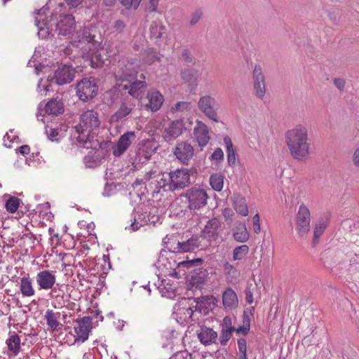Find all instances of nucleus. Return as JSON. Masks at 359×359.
Masks as SVG:
<instances>
[{
    "label": "nucleus",
    "instance_id": "obj_35",
    "mask_svg": "<svg viewBox=\"0 0 359 359\" xmlns=\"http://www.w3.org/2000/svg\"><path fill=\"white\" fill-rule=\"evenodd\" d=\"M329 221L327 219H320L316 224L313 230V245H316L318 242V239L320 236L323 233L325 229L328 226Z\"/></svg>",
    "mask_w": 359,
    "mask_h": 359
},
{
    "label": "nucleus",
    "instance_id": "obj_32",
    "mask_svg": "<svg viewBox=\"0 0 359 359\" xmlns=\"http://www.w3.org/2000/svg\"><path fill=\"white\" fill-rule=\"evenodd\" d=\"M233 205L235 210L241 215L245 217L248 215V208L246 200L242 196L237 194L233 195Z\"/></svg>",
    "mask_w": 359,
    "mask_h": 359
},
{
    "label": "nucleus",
    "instance_id": "obj_1",
    "mask_svg": "<svg viewBox=\"0 0 359 359\" xmlns=\"http://www.w3.org/2000/svg\"><path fill=\"white\" fill-rule=\"evenodd\" d=\"M285 142L293 159L305 162L311 155V144L309 132L306 126L297 125L285 133Z\"/></svg>",
    "mask_w": 359,
    "mask_h": 359
},
{
    "label": "nucleus",
    "instance_id": "obj_43",
    "mask_svg": "<svg viewBox=\"0 0 359 359\" xmlns=\"http://www.w3.org/2000/svg\"><path fill=\"white\" fill-rule=\"evenodd\" d=\"M166 132L171 138H176L182 133V125L180 123H172Z\"/></svg>",
    "mask_w": 359,
    "mask_h": 359
},
{
    "label": "nucleus",
    "instance_id": "obj_30",
    "mask_svg": "<svg viewBox=\"0 0 359 359\" xmlns=\"http://www.w3.org/2000/svg\"><path fill=\"white\" fill-rule=\"evenodd\" d=\"M129 84L122 86L123 90H128V94L133 97L138 98L145 87V82L142 81H132Z\"/></svg>",
    "mask_w": 359,
    "mask_h": 359
},
{
    "label": "nucleus",
    "instance_id": "obj_20",
    "mask_svg": "<svg viewBox=\"0 0 359 359\" xmlns=\"http://www.w3.org/2000/svg\"><path fill=\"white\" fill-rule=\"evenodd\" d=\"M220 226V222L217 219H210L202 231L203 237L210 241H216L219 236Z\"/></svg>",
    "mask_w": 359,
    "mask_h": 359
},
{
    "label": "nucleus",
    "instance_id": "obj_40",
    "mask_svg": "<svg viewBox=\"0 0 359 359\" xmlns=\"http://www.w3.org/2000/svg\"><path fill=\"white\" fill-rule=\"evenodd\" d=\"M249 252V247L247 245H242L235 248L233 252V260H241L245 258Z\"/></svg>",
    "mask_w": 359,
    "mask_h": 359
},
{
    "label": "nucleus",
    "instance_id": "obj_54",
    "mask_svg": "<svg viewBox=\"0 0 359 359\" xmlns=\"http://www.w3.org/2000/svg\"><path fill=\"white\" fill-rule=\"evenodd\" d=\"M15 152L26 157L30 153V147L27 144L22 145L15 149Z\"/></svg>",
    "mask_w": 359,
    "mask_h": 359
},
{
    "label": "nucleus",
    "instance_id": "obj_21",
    "mask_svg": "<svg viewBox=\"0 0 359 359\" xmlns=\"http://www.w3.org/2000/svg\"><path fill=\"white\" fill-rule=\"evenodd\" d=\"M159 262L161 264L162 266L166 268L165 272L168 273V276L176 278H180V277L178 275V273L176 272L175 271L177 267H180L181 266H187L191 265L192 264V262L191 261H182L177 263L172 258L164 259L163 257H162L159 260Z\"/></svg>",
    "mask_w": 359,
    "mask_h": 359
},
{
    "label": "nucleus",
    "instance_id": "obj_14",
    "mask_svg": "<svg viewBox=\"0 0 359 359\" xmlns=\"http://www.w3.org/2000/svg\"><path fill=\"white\" fill-rule=\"evenodd\" d=\"M58 114H38L37 119L46 125V134L51 141H59L61 135L57 129L53 128V121L57 118Z\"/></svg>",
    "mask_w": 359,
    "mask_h": 359
},
{
    "label": "nucleus",
    "instance_id": "obj_8",
    "mask_svg": "<svg viewBox=\"0 0 359 359\" xmlns=\"http://www.w3.org/2000/svg\"><path fill=\"white\" fill-rule=\"evenodd\" d=\"M137 71L133 62L123 60L118 61L114 74L117 80L130 83L136 79Z\"/></svg>",
    "mask_w": 359,
    "mask_h": 359
},
{
    "label": "nucleus",
    "instance_id": "obj_57",
    "mask_svg": "<svg viewBox=\"0 0 359 359\" xmlns=\"http://www.w3.org/2000/svg\"><path fill=\"white\" fill-rule=\"evenodd\" d=\"M222 326L223 329H230L231 330H235V327L232 326L231 318L229 316L224 318Z\"/></svg>",
    "mask_w": 359,
    "mask_h": 359
},
{
    "label": "nucleus",
    "instance_id": "obj_37",
    "mask_svg": "<svg viewBox=\"0 0 359 359\" xmlns=\"http://www.w3.org/2000/svg\"><path fill=\"white\" fill-rule=\"evenodd\" d=\"M210 184L215 191H222L224 187V176L220 173L211 175L210 177Z\"/></svg>",
    "mask_w": 359,
    "mask_h": 359
},
{
    "label": "nucleus",
    "instance_id": "obj_59",
    "mask_svg": "<svg viewBox=\"0 0 359 359\" xmlns=\"http://www.w3.org/2000/svg\"><path fill=\"white\" fill-rule=\"evenodd\" d=\"M65 1L70 8H75L81 5L83 0H65Z\"/></svg>",
    "mask_w": 359,
    "mask_h": 359
},
{
    "label": "nucleus",
    "instance_id": "obj_16",
    "mask_svg": "<svg viewBox=\"0 0 359 359\" xmlns=\"http://www.w3.org/2000/svg\"><path fill=\"white\" fill-rule=\"evenodd\" d=\"M254 92L257 97L262 100L266 94L265 76L260 65H257L252 72Z\"/></svg>",
    "mask_w": 359,
    "mask_h": 359
},
{
    "label": "nucleus",
    "instance_id": "obj_48",
    "mask_svg": "<svg viewBox=\"0 0 359 359\" xmlns=\"http://www.w3.org/2000/svg\"><path fill=\"white\" fill-rule=\"evenodd\" d=\"M203 15V12L201 8H198L195 10L191 15L189 25L190 26L196 25L199 20L201 19Z\"/></svg>",
    "mask_w": 359,
    "mask_h": 359
},
{
    "label": "nucleus",
    "instance_id": "obj_47",
    "mask_svg": "<svg viewBox=\"0 0 359 359\" xmlns=\"http://www.w3.org/2000/svg\"><path fill=\"white\" fill-rule=\"evenodd\" d=\"M235 330L230 329H223L219 337V341L222 345H226L232 337V333Z\"/></svg>",
    "mask_w": 359,
    "mask_h": 359
},
{
    "label": "nucleus",
    "instance_id": "obj_2",
    "mask_svg": "<svg viewBox=\"0 0 359 359\" xmlns=\"http://www.w3.org/2000/svg\"><path fill=\"white\" fill-rule=\"evenodd\" d=\"M48 10V8L43 7L36 12L37 16L35 20V25L38 28V36L42 39L53 36L52 34L55 25L53 22L58 19L57 11L52 12L48 15L47 11Z\"/></svg>",
    "mask_w": 359,
    "mask_h": 359
},
{
    "label": "nucleus",
    "instance_id": "obj_3",
    "mask_svg": "<svg viewBox=\"0 0 359 359\" xmlns=\"http://www.w3.org/2000/svg\"><path fill=\"white\" fill-rule=\"evenodd\" d=\"M182 196L186 198L187 209L193 212H196L205 207L209 198L207 191L199 187H193L187 189Z\"/></svg>",
    "mask_w": 359,
    "mask_h": 359
},
{
    "label": "nucleus",
    "instance_id": "obj_4",
    "mask_svg": "<svg viewBox=\"0 0 359 359\" xmlns=\"http://www.w3.org/2000/svg\"><path fill=\"white\" fill-rule=\"evenodd\" d=\"M76 95L83 102L94 98L98 92L97 79L93 76L84 77L76 84Z\"/></svg>",
    "mask_w": 359,
    "mask_h": 359
},
{
    "label": "nucleus",
    "instance_id": "obj_19",
    "mask_svg": "<svg viewBox=\"0 0 359 359\" xmlns=\"http://www.w3.org/2000/svg\"><path fill=\"white\" fill-rule=\"evenodd\" d=\"M136 135L135 132H127L122 135L116 144L113 148V154L115 156H121L130 147L131 143L135 140Z\"/></svg>",
    "mask_w": 359,
    "mask_h": 359
},
{
    "label": "nucleus",
    "instance_id": "obj_52",
    "mask_svg": "<svg viewBox=\"0 0 359 359\" xmlns=\"http://www.w3.org/2000/svg\"><path fill=\"white\" fill-rule=\"evenodd\" d=\"M126 27V23L121 20H117L112 26L114 32L121 33Z\"/></svg>",
    "mask_w": 359,
    "mask_h": 359
},
{
    "label": "nucleus",
    "instance_id": "obj_12",
    "mask_svg": "<svg viewBox=\"0 0 359 359\" xmlns=\"http://www.w3.org/2000/svg\"><path fill=\"white\" fill-rule=\"evenodd\" d=\"M173 154L181 163L188 165L194 156V149L187 142H180L176 144Z\"/></svg>",
    "mask_w": 359,
    "mask_h": 359
},
{
    "label": "nucleus",
    "instance_id": "obj_62",
    "mask_svg": "<svg viewBox=\"0 0 359 359\" xmlns=\"http://www.w3.org/2000/svg\"><path fill=\"white\" fill-rule=\"evenodd\" d=\"M250 327L248 326H239L237 329L235 328V331L237 333H243L244 334H246L249 331Z\"/></svg>",
    "mask_w": 359,
    "mask_h": 359
},
{
    "label": "nucleus",
    "instance_id": "obj_11",
    "mask_svg": "<svg viewBox=\"0 0 359 359\" xmlns=\"http://www.w3.org/2000/svg\"><path fill=\"white\" fill-rule=\"evenodd\" d=\"M95 37L89 28L83 27L76 32L72 44L80 49L82 55L85 48H90V44L99 41Z\"/></svg>",
    "mask_w": 359,
    "mask_h": 359
},
{
    "label": "nucleus",
    "instance_id": "obj_61",
    "mask_svg": "<svg viewBox=\"0 0 359 359\" xmlns=\"http://www.w3.org/2000/svg\"><path fill=\"white\" fill-rule=\"evenodd\" d=\"M353 162L356 167H359V146L355 149L353 152Z\"/></svg>",
    "mask_w": 359,
    "mask_h": 359
},
{
    "label": "nucleus",
    "instance_id": "obj_42",
    "mask_svg": "<svg viewBox=\"0 0 359 359\" xmlns=\"http://www.w3.org/2000/svg\"><path fill=\"white\" fill-rule=\"evenodd\" d=\"M158 0H149L146 6L147 18H154V13L157 12Z\"/></svg>",
    "mask_w": 359,
    "mask_h": 359
},
{
    "label": "nucleus",
    "instance_id": "obj_5",
    "mask_svg": "<svg viewBox=\"0 0 359 359\" xmlns=\"http://www.w3.org/2000/svg\"><path fill=\"white\" fill-rule=\"evenodd\" d=\"M89 46L90 48L83 50L82 57L86 61H88L91 67H100L107 59V55L102 46V42L99 41Z\"/></svg>",
    "mask_w": 359,
    "mask_h": 359
},
{
    "label": "nucleus",
    "instance_id": "obj_9",
    "mask_svg": "<svg viewBox=\"0 0 359 359\" xmlns=\"http://www.w3.org/2000/svg\"><path fill=\"white\" fill-rule=\"evenodd\" d=\"M75 69L69 65L60 64L55 69L54 76L50 81L59 86L70 83L75 76Z\"/></svg>",
    "mask_w": 359,
    "mask_h": 359
},
{
    "label": "nucleus",
    "instance_id": "obj_50",
    "mask_svg": "<svg viewBox=\"0 0 359 359\" xmlns=\"http://www.w3.org/2000/svg\"><path fill=\"white\" fill-rule=\"evenodd\" d=\"M238 347L241 353L240 357L247 358V343L245 339H239L238 340Z\"/></svg>",
    "mask_w": 359,
    "mask_h": 359
},
{
    "label": "nucleus",
    "instance_id": "obj_6",
    "mask_svg": "<svg viewBox=\"0 0 359 359\" xmlns=\"http://www.w3.org/2000/svg\"><path fill=\"white\" fill-rule=\"evenodd\" d=\"M311 212L307 205L302 203L299 206L296 215V231L299 236H304L311 229Z\"/></svg>",
    "mask_w": 359,
    "mask_h": 359
},
{
    "label": "nucleus",
    "instance_id": "obj_13",
    "mask_svg": "<svg viewBox=\"0 0 359 359\" xmlns=\"http://www.w3.org/2000/svg\"><path fill=\"white\" fill-rule=\"evenodd\" d=\"M80 118L83 124L80 123L74 127L79 134L83 133L84 131L90 133L91 130L100 127V121L97 114H81Z\"/></svg>",
    "mask_w": 359,
    "mask_h": 359
},
{
    "label": "nucleus",
    "instance_id": "obj_55",
    "mask_svg": "<svg viewBox=\"0 0 359 359\" xmlns=\"http://www.w3.org/2000/svg\"><path fill=\"white\" fill-rule=\"evenodd\" d=\"M182 57L183 60L189 64H193L194 63V59L192 58L190 51L187 49L183 50L182 52Z\"/></svg>",
    "mask_w": 359,
    "mask_h": 359
},
{
    "label": "nucleus",
    "instance_id": "obj_28",
    "mask_svg": "<svg viewBox=\"0 0 359 359\" xmlns=\"http://www.w3.org/2000/svg\"><path fill=\"white\" fill-rule=\"evenodd\" d=\"M19 289L22 297H29L35 294L33 281L29 274H26L20 278Z\"/></svg>",
    "mask_w": 359,
    "mask_h": 359
},
{
    "label": "nucleus",
    "instance_id": "obj_39",
    "mask_svg": "<svg viewBox=\"0 0 359 359\" xmlns=\"http://www.w3.org/2000/svg\"><path fill=\"white\" fill-rule=\"evenodd\" d=\"M20 205V199L15 197L11 196L5 203V208L7 212L10 213H15L18 209L19 208Z\"/></svg>",
    "mask_w": 359,
    "mask_h": 359
},
{
    "label": "nucleus",
    "instance_id": "obj_10",
    "mask_svg": "<svg viewBox=\"0 0 359 359\" xmlns=\"http://www.w3.org/2000/svg\"><path fill=\"white\" fill-rule=\"evenodd\" d=\"M170 190L184 189L191 183L189 171L187 168L177 169L169 173Z\"/></svg>",
    "mask_w": 359,
    "mask_h": 359
},
{
    "label": "nucleus",
    "instance_id": "obj_18",
    "mask_svg": "<svg viewBox=\"0 0 359 359\" xmlns=\"http://www.w3.org/2000/svg\"><path fill=\"white\" fill-rule=\"evenodd\" d=\"M36 281L40 290H50L56 282L55 272L50 270L39 271L36 276Z\"/></svg>",
    "mask_w": 359,
    "mask_h": 359
},
{
    "label": "nucleus",
    "instance_id": "obj_58",
    "mask_svg": "<svg viewBox=\"0 0 359 359\" xmlns=\"http://www.w3.org/2000/svg\"><path fill=\"white\" fill-rule=\"evenodd\" d=\"M333 83L334 86L340 90L342 91L344 88L346 81L344 79L341 78H335L333 80Z\"/></svg>",
    "mask_w": 359,
    "mask_h": 359
},
{
    "label": "nucleus",
    "instance_id": "obj_53",
    "mask_svg": "<svg viewBox=\"0 0 359 359\" xmlns=\"http://www.w3.org/2000/svg\"><path fill=\"white\" fill-rule=\"evenodd\" d=\"M252 221H253L254 231L255 233L258 234L261 231L260 219H259V214H256L252 217Z\"/></svg>",
    "mask_w": 359,
    "mask_h": 359
},
{
    "label": "nucleus",
    "instance_id": "obj_23",
    "mask_svg": "<svg viewBox=\"0 0 359 359\" xmlns=\"http://www.w3.org/2000/svg\"><path fill=\"white\" fill-rule=\"evenodd\" d=\"M198 105L202 112H216L219 109L217 102L215 99L210 95L201 97Z\"/></svg>",
    "mask_w": 359,
    "mask_h": 359
},
{
    "label": "nucleus",
    "instance_id": "obj_51",
    "mask_svg": "<svg viewBox=\"0 0 359 359\" xmlns=\"http://www.w3.org/2000/svg\"><path fill=\"white\" fill-rule=\"evenodd\" d=\"M159 60L160 58L158 56V53L154 49H149L147 58L146 59V62L149 65H151L155 62V60Z\"/></svg>",
    "mask_w": 359,
    "mask_h": 359
},
{
    "label": "nucleus",
    "instance_id": "obj_36",
    "mask_svg": "<svg viewBox=\"0 0 359 359\" xmlns=\"http://www.w3.org/2000/svg\"><path fill=\"white\" fill-rule=\"evenodd\" d=\"M224 142L226 145L227 153V161L229 165H233L236 163V152L233 148V144L229 137L226 136L224 138Z\"/></svg>",
    "mask_w": 359,
    "mask_h": 359
},
{
    "label": "nucleus",
    "instance_id": "obj_56",
    "mask_svg": "<svg viewBox=\"0 0 359 359\" xmlns=\"http://www.w3.org/2000/svg\"><path fill=\"white\" fill-rule=\"evenodd\" d=\"M224 158L223 151L220 148H217L211 156L212 160L220 161Z\"/></svg>",
    "mask_w": 359,
    "mask_h": 359
},
{
    "label": "nucleus",
    "instance_id": "obj_34",
    "mask_svg": "<svg viewBox=\"0 0 359 359\" xmlns=\"http://www.w3.org/2000/svg\"><path fill=\"white\" fill-rule=\"evenodd\" d=\"M234 239L240 243H245L249 240L250 234L244 223H239L233 232Z\"/></svg>",
    "mask_w": 359,
    "mask_h": 359
},
{
    "label": "nucleus",
    "instance_id": "obj_15",
    "mask_svg": "<svg viewBox=\"0 0 359 359\" xmlns=\"http://www.w3.org/2000/svg\"><path fill=\"white\" fill-rule=\"evenodd\" d=\"M92 318L89 316H85L76 320V325L74 327L76 333L75 341L84 342L88 339L89 333L92 330Z\"/></svg>",
    "mask_w": 359,
    "mask_h": 359
},
{
    "label": "nucleus",
    "instance_id": "obj_26",
    "mask_svg": "<svg viewBox=\"0 0 359 359\" xmlns=\"http://www.w3.org/2000/svg\"><path fill=\"white\" fill-rule=\"evenodd\" d=\"M198 338L203 344L208 346L216 342L217 333L212 328L203 326L198 333Z\"/></svg>",
    "mask_w": 359,
    "mask_h": 359
},
{
    "label": "nucleus",
    "instance_id": "obj_64",
    "mask_svg": "<svg viewBox=\"0 0 359 359\" xmlns=\"http://www.w3.org/2000/svg\"><path fill=\"white\" fill-rule=\"evenodd\" d=\"M116 0H102V3L105 6L112 7L114 6Z\"/></svg>",
    "mask_w": 359,
    "mask_h": 359
},
{
    "label": "nucleus",
    "instance_id": "obj_22",
    "mask_svg": "<svg viewBox=\"0 0 359 359\" xmlns=\"http://www.w3.org/2000/svg\"><path fill=\"white\" fill-rule=\"evenodd\" d=\"M42 108L44 109L45 112H64L65 111L64 104L58 97L51 98L46 104L40 102L38 106V112L41 111Z\"/></svg>",
    "mask_w": 359,
    "mask_h": 359
},
{
    "label": "nucleus",
    "instance_id": "obj_41",
    "mask_svg": "<svg viewBox=\"0 0 359 359\" xmlns=\"http://www.w3.org/2000/svg\"><path fill=\"white\" fill-rule=\"evenodd\" d=\"M196 247V241L194 239H189L186 242H178L177 248L175 249L178 252H189L194 250Z\"/></svg>",
    "mask_w": 359,
    "mask_h": 359
},
{
    "label": "nucleus",
    "instance_id": "obj_29",
    "mask_svg": "<svg viewBox=\"0 0 359 359\" xmlns=\"http://www.w3.org/2000/svg\"><path fill=\"white\" fill-rule=\"evenodd\" d=\"M60 316L59 312H54L50 309L46 311L44 319L46 320L48 327L53 331L58 330L62 327V324L59 321Z\"/></svg>",
    "mask_w": 359,
    "mask_h": 359
},
{
    "label": "nucleus",
    "instance_id": "obj_27",
    "mask_svg": "<svg viewBox=\"0 0 359 359\" xmlns=\"http://www.w3.org/2000/svg\"><path fill=\"white\" fill-rule=\"evenodd\" d=\"M166 28L159 18L152 20L149 26V36L152 40H159L165 32Z\"/></svg>",
    "mask_w": 359,
    "mask_h": 359
},
{
    "label": "nucleus",
    "instance_id": "obj_17",
    "mask_svg": "<svg viewBox=\"0 0 359 359\" xmlns=\"http://www.w3.org/2000/svg\"><path fill=\"white\" fill-rule=\"evenodd\" d=\"M193 138L201 150L208 145L210 140L209 128L201 121H196L193 130Z\"/></svg>",
    "mask_w": 359,
    "mask_h": 359
},
{
    "label": "nucleus",
    "instance_id": "obj_38",
    "mask_svg": "<svg viewBox=\"0 0 359 359\" xmlns=\"http://www.w3.org/2000/svg\"><path fill=\"white\" fill-rule=\"evenodd\" d=\"M9 351H12L15 355L20 352V339L17 334H12L6 341Z\"/></svg>",
    "mask_w": 359,
    "mask_h": 359
},
{
    "label": "nucleus",
    "instance_id": "obj_49",
    "mask_svg": "<svg viewBox=\"0 0 359 359\" xmlns=\"http://www.w3.org/2000/svg\"><path fill=\"white\" fill-rule=\"evenodd\" d=\"M120 4L126 9L133 8L137 9L142 0H118Z\"/></svg>",
    "mask_w": 359,
    "mask_h": 359
},
{
    "label": "nucleus",
    "instance_id": "obj_24",
    "mask_svg": "<svg viewBox=\"0 0 359 359\" xmlns=\"http://www.w3.org/2000/svg\"><path fill=\"white\" fill-rule=\"evenodd\" d=\"M222 303L226 310L236 309L238 304V299L235 291L228 287L222 294Z\"/></svg>",
    "mask_w": 359,
    "mask_h": 359
},
{
    "label": "nucleus",
    "instance_id": "obj_25",
    "mask_svg": "<svg viewBox=\"0 0 359 359\" xmlns=\"http://www.w3.org/2000/svg\"><path fill=\"white\" fill-rule=\"evenodd\" d=\"M147 98L149 103L146 104L152 112H156L160 109L162 106L164 97L162 94L157 90L149 92Z\"/></svg>",
    "mask_w": 359,
    "mask_h": 359
},
{
    "label": "nucleus",
    "instance_id": "obj_45",
    "mask_svg": "<svg viewBox=\"0 0 359 359\" xmlns=\"http://www.w3.org/2000/svg\"><path fill=\"white\" fill-rule=\"evenodd\" d=\"M191 109L192 104L190 102H178L172 107V110L177 111H190Z\"/></svg>",
    "mask_w": 359,
    "mask_h": 359
},
{
    "label": "nucleus",
    "instance_id": "obj_31",
    "mask_svg": "<svg viewBox=\"0 0 359 359\" xmlns=\"http://www.w3.org/2000/svg\"><path fill=\"white\" fill-rule=\"evenodd\" d=\"M199 77L198 70L194 68H185L181 71V78L190 86H197Z\"/></svg>",
    "mask_w": 359,
    "mask_h": 359
},
{
    "label": "nucleus",
    "instance_id": "obj_33",
    "mask_svg": "<svg viewBox=\"0 0 359 359\" xmlns=\"http://www.w3.org/2000/svg\"><path fill=\"white\" fill-rule=\"evenodd\" d=\"M217 299L212 295L202 297L198 303L201 309H203L205 313L212 311L217 304Z\"/></svg>",
    "mask_w": 359,
    "mask_h": 359
},
{
    "label": "nucleus",
    "instance_id": "obj_7",
    "mask_svg": "<svg viewBox=\"0 0 359 359\" xmlns=\"http://www.w3.org/2000/svg\"><path fill=\"white\" fill-rule=\"evenodd\" d=\"M58 19L53 22L55 23V32L59 36H68L75 29V19L71 14H59Z\"/></svg>",
    "mask_w": 359,
    "mask_h": 359
},
{
    "label": "nucleus",
    "instance_id": "obj_46",
    "mask_svg": "<svg viewBox=\"0 0 359 359\" xmlns=\"http://www.w3.org/2000/svg\"><path fill=\"white\" fill-rule=\"evenodd\" d=\"M224 273L230 278H236L238 275V270L233 265L226 262L224 264Z\"/></svg>",
    "mask_w": 359,
    "mask_h": 359
},
{
    "label": "nucleus",
    "instance_id": "obj_44",
    "mask_svg": "<svg viewBox=\"0 0 359 359\" xmlns=\"http://www.w3.org/2000/svg\"><path fill=\"white\" fill-rule=\"evenodd\" d=\"M177 315H183L180 317V319L185 322H189L192 318L194 311L191 308H182L179 309L177 312Z\"/></svg>",
    "mask_w": 359,
    "mask_h": 359
},
{
    "label": "nucleus",
    "instance_id": "obj_60",
    "mask_svg": "<svg viewBox=\"0 0 359 359\" xmlns=\"http://www.w3.org/2000/svg\"><path fill=\"white\" fill-rule=\"evenodd\" d=\"M141 226L142 224H140L139 222H137L136 219H134V221L132 222L129 226H126V229H128L130 231H135L138 230Z\"/></svg>",
    "mask_w": 359,
    "mask_h": 359
},
{
    "label": "nucleus",
    "instance_id": "obj_63",
    "mask_svg": "<svg viewBox=\"0 0 359 359\" xmlns=\"http://www.w3.org/2000/svg\"><path fill=\"white\" fill-rule=\"evenodd\" d=\"M232 214V210L229 208H226L223 210V216L226 219L230 217Z\"/></svg>",
    "mask_w": 359,
    "mask_h": 359
}]
</instances>
